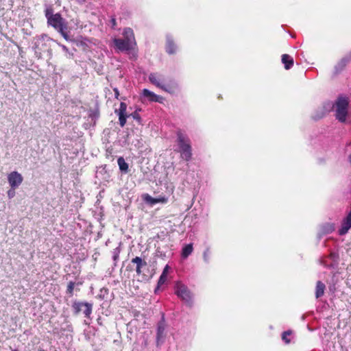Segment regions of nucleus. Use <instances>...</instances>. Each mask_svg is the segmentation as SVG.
<instances>
[{
	"label": "nucleus",
	"mask_w": 351,
	"mask_h": 351,
	"mask_svg": "<svg viewBox=\"0 0 351 351\" xmlns=\"http://www.w3.org/2000/svg\"><path fill=\"white\" fill-rule=\"evenodd\" d=\"M126 110H127V105L124 102H121L120 104V107L119 110H116L115 112L117 113L119 116V124L121 127H123L126 123V119H127V114H126Z\"/></svg>",
	"instance_id": "8"
},
{
	"label": "nucleus",
	"mask_w": 351,
	"mask_h": 351,
	"mask_svg": "<svg viewBox=\"0 0 351 351\" xmlns=\"http://www.w3.org/2000/svg\"><path fill=\"white\" fill-rule=\"evenodd\" d=\"M132 263L136 265V272L137 274L140 275L142 273L141 268L147 265V263L145 261H143L141 257L136 256L132 258Z\"/></svg>",
	"instance_id": "14"
},
{
	"label": "nucleus",
	"mask_w": 351,
	"mask_h": 351,
	"mask_svg": "<svg viewBox=\"0 0 351 351\" xmlns=\"http://www.w3.org/2000/svg\"><path fill=\"white\" fill-rule=\"evenodd\" d=\"M349 161H350V162L351 163V154H350V156H349Z\"/></svg>",
	"instance_id": "35"
},
{
	"label": "nucleus",
	"mask_w": 351,
	"mask_h": 351,
	"mask_svg": "<svg viewBox=\"0 0 351 351\" xmlns=\"http://www.w3.org/2000/svg\"><path fill=\"white\" fill-rule=\"evenodd\" d=\"M23 178L18 171H14L8 175V181L13 189L18 188L23 182Z\"/></svg>",
	"instance_id": "7"
},
{
	"label": "nucleus",
	"mask_w": 351,
	"mask_h": 351,
	"mask_svg": "<svg viewBox=\"0 0 351 351\" xmlns=\"http://www.w3.org/2000/svg\"><path fill=\"white\" fill-rule=\"evenodd\" d=\"M176 47L174 45L171 38L167 37V51L168 53L171 54L175 53Z\"/></svg>",
	"instance_id": "20"
},
{
	"label": "nucleus",
	"mask_w": 351,
	"mask_h": 351,
	"mask_svg": "<svg viewBox=\"0 0 351 351\" xmlns=\"http://www.w3.org/2000/svg\"><path fill=\"white\" fill-rule=\"evenodd\" d=\"M350 60V58L347 57H344L336 64L335 70L337 73L341 71L346 65V64Z\"/></svg>",
	"instance_id": "19"
},
{
	"label": "nucleus",
	"mask_w": 351,
	"mask_h": 351,
	"mask_svg": "<svg viewBox=\"0 0 351 351\" xmlns=\"http://www.w3.org/2000/svg\"><path fill=\"white\" fill-rule=\"evenodd\" d=\"M143 94L145 97L149 98L150 101H158V102L161 101V99H162L161 97L156 95L155 93H154L153 92H152L147 89H144L143 90Z\"/></svg>",
	"instance_id": "15"
},
{
	"label": "nucleus",
	"mask_w": 351,
	"mask_h": 351,
	"mask_svg": "<svg viewBox=\"0 0 351 351\" xmlns=\"http://www.w3.org/2000/svg\"><path fill=\"white\" fill-rule=\"evenodd\" d=\"M45 16L47 19L48 25L52 26L58 32L62 31L63 29H67V24L65 20L59 13L53 14L51 9H47Z\"/></svg>",
	"instance_id": "2"
},
{
	"label": "nucleus",
	"mask_w": 351,
	"mask_h": 351,
	"mask_svg": "<svg viewBox=\"0 0 351 351\" xmlns=\"http://www.w3.org/2000/svg\"><path fill=\"white\" fill-rule=\"evenodd\" d=\"M67 29H63L62 31H58L61 34V35L64 37V39L68 40L69 39L68 34L66 32Z\"/></svg>",
	"instance_id": "29"
},
{
	"label": "nucleus",
	"mask_w": 351,
	"mask_h": 351,
	"mask_svg": "<svg viewBox=\"0 0 351 351\" xmlns=\"http://www.w3.org/2000/svg\"><path fill=\"white\" fill-rule=\"evenodd\" d=\"M282 62L285 65V69L288 70L293 65V59L288 54H283L282 56Z\"/></svg>",
	"instance_id": "16"
},
{
	"label": "nucleus",
	"mask_w": 351,
	"mask_h": 351,
	"mask_svg": "<svg viewBox=\"0 0 351 351\" xmlns=\"http://www.w3.org/2000/svg\"><path fill=\"white\" fill-rule=\"evenodd\" d=\"M86 0H82V1H85Z\"/></svg>",
	"instance_id": "37"
},
{
	"label": "nucleus",
	"mask_w": 351,
	"mask_h": 351,
	"mask_svg": "<svg viewBox=\"0 0 351 351\" xmlns=\"http://www.w3.org/2000/svg\"><path fill=\"white\" fill-rule=\"evenodd\" d=\"M335 230V227L332 224H326L324 226V232L328 234L332 232Z\"/></svg>",
	"instance_id": "23"
},
{
	"label": "nucleus",
	"mask_w": 351,
	"mask_h": 351,
	"mask_svg": "<svg viewBox=\"0 0 351 351\" xmlns=\"http://www.w3.org/2000/svg\"><path fill=\"white\" fill-rule=\"evenodd\" d=\"M290 335L291 331H285L282 334V339L286 343H289L290 342V339L287 338V336Z\"/></svg>",
	"instance_id": "24"
},
{
	"label": "nucleus",
	"mask_w": 351,
	"mask_h": 351,
	"mask_svg": "<svg viewBox=\"0 0 351 351\" xmlns=\"http://www.w3.org/2000/svg\"><path fill=\"white\" fill-rule=\"evenodd\" d=\"M149 80L153 84L164 90L165 91L171 93V90L162 84V80L160 76L156 73H151L149 75Z\"/></svg>",
	"instance_id": "9"
},
{
	"label": "nucleus",
	"mask_w": 351,
	"mask_h": 351,
	"mask_svg": "<svg viewBox=\"0 0 351 351\" xmlns=\"http://www.w3.org/2000/svg\"><path fill=\"white\" fill-rule=\"evenodd\" d=\"M73 308L75 314L82 312L85 317H89L92 313L93 305L88 302H75L73 304Z\"/></svg>",
	"instance_id": "6"
},
{
	"label": "nucleus",
	"mask_w": 351,
	"mask_h": 351,
	"mask_svg": "<svg viewBox=\"0 0 351 351\" xmlns=\"http://www.w3.org/2000/svg\"><path fill=\"white\" fill-rule=\"evenodd\" d=\"M117 163L119 167V169L122 171L127 172L128 170V165L125 161L124 158L122 157H120L117 160Z\"/></svg>",
	"instance_id": "21"
},
{
	"label": "nucleus",
	"mask_w": 351,
	"mask_h": 351,
	"mask_svg": "<svg viewBox=\"0 0 351 351\" xmlns=\"http://www.w3.org/2000/svg\"><path fill=\"white\" fill-rule=\"evenodd\" d=\"M177 135L181 156L182 158L188 161L191 159L192 156L189 140L180 132H178Z\"/></svg>",
	"instance_id": "3"
},
{
	"label": "nucleus",
	"mask_w": 351,
	"mask_h": 351,
	"mask_svg": "<svg viewBox=\"0 0 351 351\" xmlns=\"http://www.w3.org/2000/svg\"><path fill=\"white\" fill-rule=\"evenodd\" d=\"M325 289H326L325 285L323 282H322L321 281H318L317 282V285H316L315 297L317 298H319L321 296H322L324 293Z\"/></svg>",
	"instance_id": "17"
},
{
	"label": "nucleus",
	"mask_w": 351,
	"mask_h": 351,
	"mask_svg": "<svg viewBox=\"0 0 351 351\" xmlns=\"http://www.w3.org/2000/svg\"><path fill=\"white\" fill-rule=\"evenodd\" d=\"M51 40L52 39L45 34L36 38L34 42V49L36 53L40 56L42 52L47 51L48 49V44Z\"/></svg>",
	"instance_id": "4"
},
{
	"label": "nucleus",
	"mask_w": 351,
	"mask_h": 351,
	"mask_svg": "<svg viewBox=\"0 0 351 351\" xmlns=\"http://www.w3.org/2000/svg\"><path fill=\"white\" fill-rule=\"evenodd\" d=\"M74 286H75V283L73 282H70L67 286V292L70 295H72V293H73Z\"/></svg>",
	"instance_id": "26"
},
{
	"label": "nucleus",
	"mask_w": 351,
	"mask_h": 351,
	"mask_svg": "<svg viewBox=\"0 0 351 351\" xmlns=\"http://www.w3.org/2000/svg\"><path fill=\"white\" fill-rule=\"evenodd\" d=\"M193 247L191 243L186 245L182 249V256L187 258L193 252Z\"/></svg>",
	"instance_id": "22"
},
{
	"label": "nucleus",
	"mask_w": 351,
	"mask_h": 351,
	"mask_svg": "<svg viewBox=\"0 0 351 351\" xmlns=\"http://www.w3.org/2000/svg\"><path fill=\"white\" fill-rule=\"evenodd\" d=\"M113 42L116 47L121 51H128L132 48L124 39L114 38Z\"/></svg>",
	"instance_id": "12"
},
{
	"label": "nucleus",
	"mask_w": 351,
	"mask_h": 351,
	"mask_svg": "<svg viewBox=\"0 0 351 351\" xmlns=\"http://www.w3.org/2000/svg\"><path fill=\"white\" fill-rule=\"evenodd\" d=\"M114 92V95H115V97L117 99H118L119 96V90L117 88H114L113 89Z\"/></svg>",
	"instance_id": "32"
},
{
	"label": "nucleus",
	"mask_w": 351,
	"mask_h": 351,
	"mask_svg": "<svg viewBox=\"0 0 351 351\" xmlns=\"http://www.w3.org/2000/svg\"><path fill=\"white\" fill-rule=\"evenodd\" d=\"M176 294L186 303L190 304L192 300V295L189 289L182 283L178 282L175 286Z\"/></svg>",
	"instance_id": "5"
},
{
	"label": "nucleus",
	"mask_w": 351,
	"mask_h": 351,
	"mask_svg": "<svg viewBox=\"0 0 351 351\" xmlns=\"http://www.w3.org/2000/svg\"><path fill=\"white\" fill-rule=\"evenodd\" d=\"M143 199L146 202L152 205L157 203H166L167 202V199L166 197L154 198L148 194L145 195Z\"/></svg>",
	"instance_id": "13"
},
{
	"label": "nucleus",
	"mask_w": 351,
	"mask_h": 351,
	"mask_svg": "<svg viewBox=\"0 0 351 351\" xmlns=\"http://www.w3.org/2000/svg\"><path fill=\"white\" fill-rule=\"evenodd\" d=\"M130 115L132 117L133 119L137 120L138 121H140L141 117L136 112H134V113L131 114Z\"/></svg>",
	"instance_id": "31"
},
{
	"label": "nucleus",
	"mask_w": 351,
	"mask_h": 351,
	"mask_svg": "<svg viewBox=\"0 0 351 351\" xmlns=\"http://www.w3.org/2000/svg\"><path fill=\"white\" fill-rule=\"evenodd\" d=\"M348 106L349 99L343 95L339 96L332 104L336 119L339 121L344 123L346 121Z\"/></svg>",
	"instance_id": "1"
},
{
	"label": "nucleus",
	"mask_w": 351,
	"mask_h": 351,
	"mask_svg": "<svg viewBox=\"0 0 351 351\" xmlns=\"http://www.w3.org/2000/svg\"><path fill=\"white\" fill-rule=\"evenodd\" d=\"M12 351H18V350H13Z\"/></svg>",
	"instance_id": "36"
},
{
	"label": "nucleus",
	"mask_w": 351,
	"mask_h": 351,
	"mask_svg": "<svg viewBox=\"0 0 351 351\" xmlns=\"http://www.w3.org/2000/svg\"><path fill=\"white\" fill-rule=\"evenodd\" d=\"M169 265H166L162 271L161 276L158 282V287L162 285L167 280V274L169 272Z\"/></svg>",
	"instance_id": "18"
},
{
	"label": "nucleus",
	"mask_w": 351,
	"mask_h": 351,
	"mask_svg": "<svg viewBox=\"0 0 351 351\" xmlns=\"http://www.w3.org/2000/svg\"><path fill=\"white\" fill-rule=\"evenodd\" d=\"M119 250L118 248H116L114 251V254H113V260L114 261H117L118 259H119Z\"/></svg>",
	"instance_id": "27"
},
{
	"label": "nucleus",
	"mask_w": 351,
	"mask_h": 351,
	"mask_svg": "<svg viewBox=\"0 0 351 351\" xmlns=\"http://www.w3.org/2000/svg\"><path fill=\"white\" fill-rule=\"evenodd\" d=\"M164 330H165L164 327H162L161 326H159L158 327V332H157L158 340H159L161 337H162Z\"/></svg>",
	"instance_id": "25"
},
{
	"label": "nucleus",
	"mask_w": 351,
	"mask_h": 351,
	"mask_svg": "<svg viewBox=\"0 0 351 351\" xmlns=\"http://www.w3.org/2000/svg\"><path fill=\"white\" fill-rule=\"evenodd\" d=\"M351 228V210L349 212L346 217L343 220L341 227L339 230L340 235H343L348 232Z\"/></svg>",
	"instance_id": "11"
},
{
	"label": "nucleus",
	"mask_w": 351,
	"mask_h": 351,
	"mask_svg": "<svg viewBox=\"0 0 351 351\" xmlns=\"http://www.w3.org/2000/svg\"><path fill=\"white\" fill-rule=\"evenodd\" d=\"M203 258L205 262L208 263L209 261V250H206L203 254Z\"/></svg>",
	"instance_id": "30"
},
{
	"label": "nucleus",
	"mask_w": 351,
	"mask_h": 351,
	"mask_svg": "<svg viewBox=\"0 0 351 351\" xmlns=\"http://www.w3.org/2000/svg\"><path fill=\"white\" fill-rule=\"evenodd\" d=\"M123 36L124 37L123 39L133 48L136 45L133 30L130 27L125 28L123 29Z\"/></svg>",
	"instance_id": "10"
},
{
	"label": "nucleus",
	"mask_w": 351,
	"mask_h": 351,
	"mask_svg": "<svg viewBox=\"0 0 351 351\" xmlns=\"http://www.w3.org/2000/svg\"><path fill=\"white\" fill-rule=\"evenodd\" d=\"M7 194H8V197L10 199H12L15 195V191H14V189L11 188V189L8 191Z\"/></svg>",
	"instance_id": "28"
},
{
	"label": "nucleus",
	"mask_w": 351,
	"mask_h": 351,
	"mask_svg": "<svg viewBox=\"0 0 351 351\" xmlns=\"http://www.w3.org/2000/svg\"><path fill=\"white\" fill-rule=\"evenodd\" d=\"M60 46L62 47V49L64 51H65L66 53L69 52V49L65 45H60Z\"/></svg>",
	"instance_id": "33"
},
{
	"label": "nucleus",
	"mask_w": 351,
	"mask_h": 351,
	"mask_svg": "<svg viewBox=\"0 0 351 351\" xmlns=\"http://www.w3.org/2000/svg\"><path fill=\"white\" fill-rule=\"evenodd\" d=\"M111 23H112V27H114L116 26V25H117L116 19H114V18H112V19H111Z\"/></svg>",
	"instance_id": "34"
}]
</instances>
